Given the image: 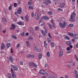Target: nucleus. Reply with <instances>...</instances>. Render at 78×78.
I'll return each instance as SVG.
<instances>
[{"instance_id":"63","label":"nucleus","mask_w":78,"mask_h":78,"mask_svg":"<svg viewBox=\"0 0 78 78\" xmlns=\"http://www.w3.org/2000/svg\"><path fill=\"white\" fill-rule=\"evenodd\" d=\"M76 47L77 48H78V43H77L76 45Z\"/></svg>"},{"instance_id":"17","label":"nucleus","mask_w":78,"mask_h":78,"mask_svg":"<svg viewBox=\"0 0 78 78\" xmlns=\"http://www.w3.org/2000/svg\"><path fill=\"white\" fill-rule=\"evenodd\" d=\"M1 50H2V49H4V48H5V44L3 43H2L1 46Z\"/></svg>"},{"instance_id":"29","label":"nucleus","mask_w":78,"mask_h":78,"mask_svg":"<svg viewBox=\"0 0 78 78\" xmlns=\"http://www.w3.org/2000/svg\"><path fill=\"white\" fill-rule=\"evenodd\" d=\"M51 44L52 47H55V44L53 42H51Z\"/></svg>"},{"instance_id":"2","label":"nucleus","mask_w":78,"mask_h":78,"mask_svg":"<svg viewBox=\"0 0 78 78\" xmlns=\"http://www.w3.org/2000/svg\"><path fill=\"white\" fill-rule=\"evenodd\" d=\"M59 25L61 28H64L66 27L67 25V23H66V21H64L63 22L62 24V23L60 22L59 23Z\"/></svg>"},{"instance_id":"31","label":"nucleus","mask_w":78,"mask_h":78,"mask_svg":"<svg viewBox=\"0 0 78 78\" xmlns=\"http://www.w3.org/2000/svg\"><path fill=\"white\" fill-rule=\"evenodd\" d=\"M47 25L49 26V27H50V29H52V27H51V25L49 23H47Z\"/></svg>"},{"instance_id":"43","label":"nucleus","mask_w":78,"mask_h":78,"mask_svg":"<svg viewBox=\"0 0 78 78\" xmlns=\"http://www.w3.org/2000/svg\"><path fill=\"white\" fill-rule=\"evenodd\" d=\"M54 2H55V5H56L58 3V1L57 0H54Z\"/></svg>"},{"instance_id":"36","label":"nucleus","mask_w":78,"mask_h":78,"mask_svg":"<svg viewBox=\"0 0 78 78\" xmlns=\"http://www.w3.org/2000/svg\"><path fill=\"white\" fill-rule=\"evenodd\" d=\"M71 52H72V51H71V50L67 51H66V53L68 54H69V53H71Z\"/></svg>"},{"instance_id":"11","label":"nucleus","mask_w":78,"mask_h":78,"mask_svg":"<svg viewBox=\"0 0 78 78\" xmlns=\"http://www.w3.org/2000/svg\"><path fill=\"white\" fill-rule=\"evenodd\" d=\"M26 44L27 47H28V48H30V43H29V41H26Z\"/></svg>"},{"instance_id":"47","label":"nucleus","mask_w":78,"mask_h":78,"mask_svg":"<svg viewBox=\"0 0 78 78\" xmlns=\"http://www.w3.org/2000/svg\"><path fill=\"white\" fill-rule=\"evenodd\" d=\"M25 35L26 36H28L29 35V33L28 32H27L25 34Z\"/></svg>"},{"instance_id":"10","label":"nucleus","mask_w":78,"mask_h":78,"mask_svg":"<svg viewBox=\"0 0 78 78\" xmlns=\"http://www.w3.org/2000/svg\"><path fill=\"white\" fill-rule=\"evenodd\" d=\"M63 55V51L62 50H60L59 51V55L58 56L59 57H60L61 56H62Z\"/></svg>"},{"instance_id":"19","label":"nucleus","mask_w":78,"mask_h":78,"mask_svg":"<svg viewBox=\"0 0 78 78\" xmlns=\"http://www.w3.org/2000/svg\"><path fill=\"white\" fill-rule=\"evenodd\" d=\"M12 29H14L16 28V25L14 24H12Z\"/></svg>"},{"instance_id":"61","label":"nucleus","mask_w":78,"mask_h":78,"mask_svg":"<svg viewBox=\"0 0 78 78\" xmlns=\"http://www.w3.org/2000/svg\"><path fill=\"white\" fill-rule=\"evenodd\" d=\"M65 78H68L69 77H68V76L67 75H66L65 76Z\"/></svg>"},{"instance_id":"44","label":"nucleus","mask_w":78,"mask_h":78,"mask_svg":"<svg viewBox=\"0 0 78 78\" xmlns=\"http://www.w3.org/2000/svg\"><path fill=\"white\" fill-rule=\"evenodd\" d=\"M39 29V28H38V27L37 26L35 27V30L36 31H37Z\"/></svg>"},{"instance_id":"27","label":"nucleus","mask_w":78,"mask_h":78,"mask_svg":"<svg viewBox=\"0 0 78 78\" xmlns=\"http://www.w3.org/2000/svg\"><path fill=\"white\" fill-rule=\"evenodd\" d=\"M29 39L30 41H33V38L31 36H29Z\"/></svg>"},{"instance_id":"4","label":"nucleus","mask_w":78,"mask_h":78,"mask_svg":"<svg viewBox=\"0 0 78 78\" xmlns=\"http://www.w3.org/2000/svg\"><path fill=\"white\" fill-rule=\"evenodd\" d=\"M29 65L31 68H33L34 65V62H29Z\"/></svg>"},{"instance_id":"59","label":"nucleus","mask_w":78,"mask_h":78,"mask_svg":"<svg viewBox=\"0 0 78 78\" xmlns=\"http://www.w3.org/2000/svg\"><path fill=\"white\" fill-rule=\"evenodd\" d=\"M16 31L17 33H19V31H20V30L19 29L17 30H16Z\"/></svg>"},{"instance_id":"50","label":"nucleus","mask_w":78,"mask_h":78,"mask_svg":"<svg viewBox=\"0 0 78 78\" xmlns=\"http://www.w3.org/2000/svg\"><path fill=\"white\" fill-rule=\"evenodd\" d=\"M23 62L22 61H21L20 62V65H21L22 66H23Z\"/></svg>"},{"instance_id":"12","label":"nucleus","mask_w":78,"mask_h":78,"mask_svg":"<svg viewBox=\"0 0 78 78\" xmlns=\"http://www.w3.org/2000/svg\"><path fill=\"white\" fill-rule=\"evenodd\" d=\"M40 73H41V74H43L44 75V74H45V71L43 70H41L39 71Z\"/></svg>"},{"instance_id":"14","label":"nucleus","mask_w":78,"mask_h":78,"mask_svg":"<svg viewBox=\"0 0 78 78\" xmlns=\"http://www.w3.org/2000/svg\"><path fill=\"white\" fill-rule=\"evenodd\" d=\"M68 35H69L70 36H71L72 37H73V36H74L75 34L73 33H71L70 32H68Z\"/></svg>"},{"instance_id":"46","label":"nucleus","mask_w":78,"mask_h":78,"mask_svg":"<svg viewBox=\"0 0 78 78\" xmlns=\"http://www.w3.org/2000/svg\"><path fill=\"white\" fill-rule=\"evenodd\" d=\"M37 51H38V52H41V49L40 48L37 49Z\"/></svg>"},{"instance_id":"25","label":"nucleus","mask_w":78,"mask_h":78,"mask_svg":"<svg viewBox=\"0 0 78 78\" xmlns=\"http://www.w3.org/2000/svg\"><path fill=\"white\" fill-rule=\"evenodd\" d=\"M34 51H37V46H36L34 47Z\"/></svg>"},{"instance_id":"54","label":"nucleus","mask_w":78,"mask_h":78,"mask_svg":"<svg viewBox=\"0 0 78 78\" xmlns=\"http://www.w3.org/2000/svg\"><path fill=\"white\" fill-rule=\"evenodd\" d=\"M65 37L66 39H68V40H69V37H68V36H66Z\"/></svg>"},{"instance_id":"26","label":"nucleus","mask_w":78,"mask_h":78,"mask_svg":"<svg viewBox=\"0 0 78 78\" xmlns=\"http://www.w3.org/2000/svg\"><path fill=\"white\" fill-rule=\"evenodd\" d=\"M13 69H14L15 70H16V71H17V70H18V68H17V67L16 66H13Z\"/></svg>"},{"instance_id":"6","label":"nucleus","mask_w":78,"mask_h":78,"mask_svg":"<svg viewBox=\"0 0 78 78\" xmlns=\"http://www.w3.org/2000/svg\"><path fill=\"white\" fill-rule=\"evenodd\" d=\"M27 57L29 58H34L35 56L34 55L29 54L27 55Z\"/></svg>"},{"instance_id":"16","label":"nucleus","mask_w":78,"mask_h":78,"mask_svg":"<svg viewBox=\"0 0 78 78\" xmlns=\"http://www.w3.org/2000/svg\"><path fill=\"white\" fill-rule=\"evenodd\" d=\"M11 37L14 39H17V36L14 35L12 34L11 35Z\"/></svg>"},{"instance_id":"33","label":"nucleus","mask_w":78,"mask_h":78,"mask_svg":"<svg viewBox=\"0 0 78 78\" xmlns=\"http://www.w3.org/2000/svg\"><path fill=\"white\" fill-rule=\"evenodd\" d=\"M10 59L12 62H13V58H12V57L11 56L10 57Z\"/></svg>"},{"instance_id":"20","label":"nucleus","mask_w":78,"mask_h":78,"mask_svg":"<svg viewBox=\"0 0 78 78\" xmlns=\"http://www.w3.org/2000/svg\"><path fill=\"white\" fill-rule=\"evenodd\" d=\"M47 44L46 42L45 41H44V47L45 48H47Z\"/></svg>"},{"instance_id":"8","label":"nucleus","mask_w":78,"mask_h":78,"mask_svg":"<svg viewBox=\"0 0 78 78\" xmlns=\"http://www.w3.org/2000/svg\"><path fill=\"white\" fill-rule=\"evenodd\" d=\"M45 3L46 5H49V4L51 3V1L49 0H47L45 2Z\"/></svg>"},{"instance_id":"21","label":"nucleus","mask_w":78,"mask_h":78,"mask_svg":"<svg viewBox=\"0 0 78 78\" xmlns=\"http://www.w3.org/2000/svg\"><path fill=\"white\" fill-rule=\"evenodd\" d=\"M29 9L33 10V9H34V7H33V6H29Z\"/></svg>"},{"instance_id":"23","label":"nucleus","mask_w":78,"mask_h":78,"mask_svg":"<svg viewBox=\"0 0 78 78\" xmlns=\"http://www.w3.org/2000/svg\"><path fill=\"white\" fill-rule=\"evenodd\" d=\"M41 33H42L43 35L44 36H46V33H45L44 31L43 30H41Z\"/></svg>"},{"instance_id":"39","label":"nucleus","mask_w":78,"mask_h":78,"mask_svg":"<svg viewBox=\"0 0 78 78\" xmlns=\"http://www.w3.org/2000/svg\"><path fill=\"white\" fill-rule=\"evenodd\" d=\"M37 65L36 64V63H34V67H37Z\"/></svg>"},{"instance_id":"40","label":"nucleus","mask_w":78,"mask_h":78,"mask_svg":"<svg viewBox=\"0 0 78 78\" xmlns=\"http://www.w3.org/2000/svg\"><path fill=\"white\" fill-rule=\"evenodd\" d=\"M17 24H18L19 25H22V23L21 22H19L17 23Z\"/></svg>"},{"instance_id":"45","label":"nucleus","mask_w":78,"mask_h":78,"mask_svg":"<svg viewBox=\"0 0 78 78\" xmlns=\"http://www.w3.org/2000/svg\"><path fill=\"white\" fill-rule=\"evenodd\" d=\"M48 14H49V15H52L53 14V13H52V12L51 11H49L48 12Z\"/></svg>"},{"instance_id":"56","label":"nucleus","mask_w":78,"mask_h":78,"mask_svg":"<svg viewBox=\"0 0 78 78\" xmlns=\"http://www.w3.org/2000/svg\"><path fill=\"white\" fill-rule=\"evenodd\" d=\"M66 66L67 67H68V68H70V66L69 64L67 65Z\"/></svg>"},{"instance_id":"62","label":"nucleus","mask_w":78,"mask_h":78,"mask_svg":"<svg viewBox=\"0 0 78 78\" xmlns=\"http://www.w3.org/2000/svg\"><path fill=\"white\" fill-rule=\"evenodd\" d=\"M58 10H59L60 11H62V9H61L60 8H58Z\"/></svg>"},{"instance_id":"28","label":"nucleus","mask_w":78,"mask_h":78,"mask_svg":"<svg viewBox=\"0 0 78 78\" xmlns=\"http://www.w3.org/2000/svg\"><path fill=\"white\" fill-rule=\"evenodd\" d=\"M66 44L68 45H71V42L70 41H68L66 42Z\"/></svg>"},{"instance_id":"9","label":"nucleus","mask_w":78,"mask_h":78,"mask_svg":"<svg viewBox=\"0 0 78 78\" xmlns=\"http://www.w3.org/2000/svg\"><path fill=\"white\" fill-rule=\"evenodd\" d=\"M18 12V14H21L22 13V8L20 7L18 9V11H17Z\"/></svg>"},{"instance_id":"51","label":"nucleus","mask_w":78,"mask_h":78,"mask_svg":"<svg viewBox=\"0 0 78 78\" xmlns=\"http://www.w3.org/2000/svg\"><path fill=\"white\" fill-rule=\"evenodd\" d=\"M14 6L15 7H17V4L16 3H14Z\"/></svg>"},{"instance_id":"32","label":"nucleus","mask_w":78,"mask_h":78,"mask_svg":"<svg viewBox=\"0 0 78 78\" xmlns=\"http://www.w3.org/2000/svg\"><path fill=\"white\" fill-rule=\"evenodd\" d=\"M47 40L48 42V43H50V42H51V40H50V39L49 38H47Z\"/></svg>"},{"instance_id":"52","label":"nucleus","mask_w":78,"mask_h":78,"mask_svg":"<svg viewBox=\"0 0 78 78\" xmlns=\"http://www.w3.org/2000/svg\"><path fill=\"white\" fill-rule=\"evenodd\" d=\"M31 1H29L28 2V5H31Z\"/></svg>"},{"instance_id":"34","label":"nucleus","mask_w":78,"mask_h":78,"mask_svg":"<svg viewBox=\"0 0 78 78\" xmlns=\"http://www.w3.org/2000/svg\"><path fill=\"white\" fill-rule=\"evenodd\" d=\"M46 55L47 57H48V58H49V57H50V52H47L46 53Z\"/></svg>"},{"instance_id":"22","label":"nucleus","mask_w":78,"mask_h":78,"mask_svg":"<svg viewBox=\"0 0 78 78\" xmlns=\"http://www.w3.org/2000/svg\"><path fill=\"white\" fill-rule=\"evenodd\" d=\"M74 36L75 39H78V34H74Z\"/></svg>"},{"instance_id":"30","label":"nucleus","mask_w":78,"mask_h":78,"mask_svg":"<svg viewBox=\"0 0 78 78\" xmlns=\"http://www.w3.org/2000/svg\"><path fill=\"white\" fill-rule=\"evenodd\" d=\"M12 5H11L9 7V10H11L12 9Z\"/></svg>"},{"instance_id":"57","label":"nucleus","mask_w":78,"mask_h":78,"mask_svg":"<svg viewBox=\"0 0 78 78\" xmlns=\"http://www.w3.org/2000/svg\"><path fill=\"white\" fill-rule=\"evenodd\" d=\"M72 41L73 42H75V39H72Z\"/></svg>"},{"instance_id":"5","label":"nucleus","mask_w":78,"mask_h":78,"mask_svg":"<svg viewBox=\"0 0 78 78\" xmlns=\"http://www.w3.org/2000/svg\"><path fill=\"white\" fill-rule=\"evenodd\" d=\"M35 18L37 20H39V16L36 13H35Z\"/></svg>"},{"instance_id":"37","label":"nucleus","mask_w":78,"mask_h":78,"mask_svg":"<svg viewBox=\"0 0 78 78\" xmlns=\"http://www.w3.org/2000/svg\"><path fill=\"white\" fill-rule=\"evenodd\" d=\"M68 27H73V25L72 24H70L68 25Z\"/></svg>"},{"instance_id":"35","label":"nucleus","mask_w":78,"mask_h":78,"mask_svg":"<svg viewBox=\"0 0 78 78\" xmlns=\"http://www.w3.org/2000/svg\"><path fill=\"white\" fill-rule=\"evenodd\" d=\"M44 19L45 20H48V17L45 16H44Z\"/></svg>"},{"instance_id":"58","label":"nucleus","mask_w":78,"mask_h":78,"mask_svg":"<svg viewBox=\"0 0 78 78\" xmlns=\"http://www.w3.org/2000/svg\"><path fill=\"white\" fill-rule=\"evenodd\" d=\"M31 16L32 17L34 16V13H33V12L31 13Z\"/></svg>"},{"instance_id":"3","label":"nucleus","mask_w":78,"mask_h":78,"mask_svg":"<svg viewBox=\"0 0 78 78\" xmlns=\"http://www.w3.org/2000/svg\"><path fill=\"white\" fill-rule=\"evenodd\" d=\"M11 72L12 75V78H16V74H15L13 72V70L12 68H11Z\"/></svg>"},{"instance_id":"38","label":"nucleus","mask_w":78,"mask_h":78,"mask_svg":"<svg viewBox=\"0 0 78 78\" xmlns=\"http://www.w3.org/2000/svg\"><path fill=\"white\" fill-rule=\"evenodd\" d=\"M20 44H18L16 45V48H20Z\"/></svg>"},{"instance_id":"53","label":"nucleus","mask_w":78,"mask_h":78,"mask_svg":"<svg viewBox=\"0 0 78 78\" xmlns=\"http://www.w3.org/2000/svg\"><path fill=\"white\" fill-rule=\"evenodd\" d=\"M74 72L75 73L76 75L78 74V72L76 70L74 71Z\"/></svg>"},{"instance_id":"48","label":"nucleus","mask_w":78,"mask_h":78,"mask_svg":"<svg viewBox=\"0 0 78 78\" xmlns=\"http://www.w3.org/2000/svg\"><path fill=\"white\" fill-rule=\"evenodd\" d=\"M48 36L49 37H50V38L51 39V35H50V33H48Z\"/></svg>"},{"instance_id":"42","label":"nucleus","mask_w":78,"mask_h":78,"mask_svg":"<svg viewBox=\"0 0 78 78\" xmlns=\"http://www.w3.org/2000/svg\"><path fill=\"white\" fill-rule=\"evenodd\" d=\"M21 35L22 36H25V33H24V32H22L21 33Z\"/></svg>"},{"instance_id":"18","label":"nucleus","mask_w":78,"mask_h":78,"mask_svg":"<svg viewBox=\"0 0 78 78\" xmlns=\"http://www.w3.org/2000/svg\"><path fill=\"white\" fill-rule=\"evenodd\" d=\"M2 20L5 23L7 22V20L6 18H5V17H3V18H2Z\"/></svg>"},{"instance_id":"64","label":"nucleus","mask_w":78,"mask_h":78,"mask_svg":"<svg viewBox=\"0 0 78 78\" xmlns=\"http://www.w3.org/2000/svg\"><path fill=\"white\" fill-rule=\"evenodd\" d=\"M76 78H78V74H76Z\"/></svg>"},{"instance_id":"15","label":"nucleus","mask_w":78,"mask_h":78,"mask_svg":"<svg viewBox=\"0 0 78 78\" xmlns=\"http://www.w3.org/2000/svg\"><path fill=\"white\" fill-rule=\"evenodd\" d=\"M25 19L26 22H28L29 20V16L27 15L26 16H25Z\"/></svg>"},{"instance_id":"60","label":"nucleus","mask_w":78,"mask_h":78,"mask_svg":"<svg viewBox=\"0 0 78 78\" xmlns=\"http://www.w3.org/2000/svg\"><path fill=\"white\" fill-rule=\"evenodd\" d=\"M11 53H13V51H12V49H11Z\"/></svg>"},{"instance_id":"41","label":"nucleus","mask_w":78,"mask_h":78,"mask_svg":"<svg viewBox=\"0 0 78 78\" xmlns=\"http://www.w3.org/2000/svg\"><path fill=\"white\" fill-rule=\"evenodd\" d=\"M11 46V44L9 43H8L7 44V47H8V48H9V47Z\"/></svg>"},{"instance_id":"13","label":"nucleus","mask_w":78,"mask_h":78,"mask_svg":"<svg viewBox=\"0 0 78 78\" xmlns=\"http://www.w3.org/2000/svg\"><path fill=\"white\" fill-rule=\"evenodd\" d=\"M65 5H66V4L64 3H62L60 4L59 6L60 8H63V7H64L65 6Z\"/></svg>"},{"instance_id":"7","label":"nucleus","mask_w":78,"mask_h":78,"mask_svg":"<svg viewBox=\"0 0 78 78\" xmlns=\"http://www.w3.org/2000/svg\"><path fill=\"white\" fill-rule=\"evenodd\" d=\"M56 77V75L54 74V75H52V74H50L49 75V78H55Z\"/></svg>"},{"instance_id":"55","label":"nucleus","mask_w":78,"mask_h":78,"mask_svg":"<svg viewBox=\"0 0 78 78\" xmlns=\"http://www.w3.org/2000/svg\"><path fill=\"white\" fill-rule=\"evenodd\" d=\"M70 48H69V47H67V48H66V50H67V51H69V50H70Z\"/></svg>"},{"instance_id":"49","label":"nucleus","mask_w":78,"mask_h":78,"mask_svg":"<svg viewBox=\"0 0 78 78\" xmlns=\"http://www.w3.org/2000/svg\"><path fill=\"white\" fill-rule=\"evenodd\" d=\"M74 56H75L76 60H77V61H78V58L77 57V56H76V55H75Z\"/></svg>"},{"instance_id":"24","label":"nucleus","mask_w":78,"mask_h":78,"mask_svg":"<svg viewBox=\"0 0 78 78\" xmlns=\"http://www.w3.org/2000/svg\"><path fill=\"white\" fill-rule=\"evenodd\" d=\"M42 58V54L40 53L39 54L38 59H41Z\"/></svg>"},{"instance_id":"1","label":"nucleus","mask_w":78,"mask_h":78,"mask_svg":"<svg viewBox=\"0 0 78 78\" xmlns=\"http://www.w3.org/2000/svg\"><path fill=\"white\" fill-rule=\"evenodd\" d=\"M75 16H76L75 13L73 12L71 15L70 18L69 20L70 21H71V22H75V20H73V19L75 17Z\"/></svg>"}]
</instances>
